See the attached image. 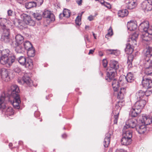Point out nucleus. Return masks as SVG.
<instances>
[{
  "mask_svg": "<svg viewBox=\"0 0 152 152\" xmlns=\"http://www.w3.org/2000/svg\"><path fill=\"white\" fill-rule=\"evenodd\" d=\"M21 102H17L12 103V105L14 108L16 109H18L20 108V104Z\"/></svg>",
  "mask_w": 152,
  "mask_h": 152,
  "instance_id": "49",
  "label": "nucleus"
},
{
  "mask_svg": "<svg viewBox=\"0 0 152 152\" xmlns=\"http://www.w3.org/2000/svg\"><path fill=\"white\" fill-rule=\"evenodd\" d=\"M27 54L28 56L33 57L35 55V50L33 47L27 50Z\"/></svg>",
  "mask_w": 152,
  "mask_h": 152,
  "instance_id": "39",
  "label": "nucleus"
},
{
  "mask_svg": "<svg viewBox=\"0 0 152 152\" xmlns=\"http://www.w3.org/2000/svg\"><path fill=\"white\" fill-rule=\"evenodd\" d=\"M7 114L8 115L10 116L13 115L14 112L12 108L11 107H9L6 110Z\"/></svg>",
  "mask_w": 152,
  "mask_h": 152,
  "instance_id": "46",
  "label": "nucleus"
},
{
  "mask_svg": "<svg viewBox=\"0 0 152 152\" xmlns=\"http://www.w3.org/2000/svg\"><path fill=\"white\" fill-rule=\"evenodd\" d=\"M112 86L114 91H116L118 90L119 86V83L116 78L112 80Z\"/></svg>",
  "mask_w": 152,
  "mask_h": 152,
  "instance_id": "27",
  "label": "nucleus"
},
{
  "mask_svg": "<svg viewBox=\"0 0 152 152\" xmlns=\"http://www.w3.org/2000/svg\"><path fill=\"white\" fill-rule=\"evenodd\" d=\"M14 56L15 57V59H14V61H18L21 65H25L27 60L25 57L20 56L19 57L15 54H14Z\"/></svg>",
  "mask_w": 152,
  "mask_h": 152,
  "instance_id": "22",
  "label": "nucleus"
},
{
  "mask_svg": "<svg viewBox=\"0 0 152 152\" xmlns=\"http://www.w3.org/2000/svg\"><path fill=\"white\" fill-rule=\"evenodd\" d=\"M34 1H36V3H37V4L38 5H41L43 3V0H34Z\"/></svg>",
  "mask_w": 152,
  "mask_h": 152,
  "instance_id": "53",
  "label": "nucleus"
},
{
  "mask_svg": "<svg viewBox=\"0 0 152 152\" xmlns=\"http://www.w3.org/2000/svg\"><path fill=\"white\" fill-rule=\"evenodd\" d=\"M5 96L2 95L0 97V109H4L6 108V106L4 103Z\"/></svg>",
  "mask_w": 152,
  "mask_h": 152,
  "instance_id": "38",
  "label": "nucleus"
},
{
  "mask_svg": "<svg viewBox=\"0 0 152 152\" xmlns=\"http://www.w3.org/2000/svg\"><path fill=\"white\" fill-rule=\"evenodd\" d=\"M10 30L5 31L3 32V34L1 38V41L7 43H9L10 42H11V44H13L12 40L10 38Z\"/></svg>",
  "mask_w": 152,
  "mask_h": 152,
  "instance_id": "8",
  "label": "nucleus"
},
{
  "mask_svg": "<svg viewBox=\"0 0 152 152\" xmlns=\"http://www.w3.org/2000/svg\"><path fill=\"white\" fill-rule=\"evenodd\" d=\"M140 121L142 124H143L145 126L150 124L152 122V120L151 118L143 116H142Z\"/></svg>",
  "mask_w": 152,
  "mask_h": 152,
  "instance_id": "18",
  "label": "nucleus"
},
{
  "mask_svg": "<svg viewBox=\"0 0 152 152\" xmlns=\"http://www.w3.org/2000/svg\"><path fill=\"white\" fill-rule=\"evenodd\" d=\"M142 85L143 87L147 88L151 87L152 85V81L148 77H146V76H144L142 80Z\"/></svg>",
  "mask_w": 152,
  "mask_h": 152,
  "instance_id": "12",
  "label": "nucleus"
},
{
  "mask_svg": "<svg viewBox=\"0 0 152 152\" xmlns=\"http://www.w3.org/2000/svg\"><path fill=\"white\" fill-rule=\"evenodd\" d=\"M63 16L68 18L70 16V10L66 9H64L63 12Z\"/></svg>",
  "mask_w": 152,
  "mask_h": 152,
  "instance_id": "43",
  "label": "nucleus"
},
{
  "mask_svg": "<svg viewBox=\"0 0 152 152\" xmlns=\"http://www.w3.org/2000/svg\"><path fill=\"white\" fill-rule=\"evenodd\" d=\"M88 19L90 21H91V20H93V17L92 16H89V17H88Z\"/></svg>",
  "mask_w": 152,
  "mask_h": 152,
  "instance_id": "64",
  "label": "nucleus"
},
{
  "mask_svg": "<svg viewBox=\"0 0 152 152\" xmlns=\"http://www.w3.org/2000/svg\"><path fill=\"white\" fill-rule=\"evenodd\" d=\"M152 37V28L148 30V32H145L144 34L142 35V39L145 41H149L151 39Z\"/></svg>",
  "mask_w": 152,
  "mask_h": 152,
  "instance_id": "17",
  "label": "nucleus"
},
{
  "mask_svg": "<svg viewBox=\"0 0 152 152\" xmlns=\"http://www.w3.org/2000/svg\"><path fill=\"white\" fill-rule=\"evenodd\" d=\"M95 50V48L94 49H91L89 50V52L88 53L89 55L90 54H93V53L94 52V51Z\"/></svg>",
  "mask_w": 152,
  "mask_h": 152,
  "instance_id": "61",
  "label": "nucleus"
},
{
  "mask_svg": "<svg viewBox=\"0 0 152 152\" xmlns=\"http://www.w3.org/2000/svg\"><path fill=\"white\" fill-rule=\"evenodd\" d=\"M115 50H107V53L109 54H115Z\"/></svg>",
  "mask_w": 152,
  "mask_h": 152,
  "instance_id": "54",
  "label": "nucleus"
},
{
  "mask_svg": "<svg viewBox=\"0 0 152 152\" xmlns=\"http://www.w3.org/2000/svg\"><path fill=\"white\" fill-rule=\"evenodd\" d=\"M126 129H123V136L124 137L131 139L132 137V132L129 130H126Z\"/></svg>",
  "mask_w": 152,
  "mask_h": 152,
  "instance_id": "33",
  "label": "nucleus"
},
{
  "mask_svg": "<svg viewBox=\"0 0 152 152\" xmlns=\"http://www.w3.org/2000/svg\"><path fill=\"white\" fill-rule=\"evenodd\" d=\"M126 89L125 88H121L120 90L118 92L117 97L118 99L121 100L120 101H122L124 98V95L126 94Z\"/></svg>",
  "mask_w": 152,
  "mask_h": 152,
  "instance_id": "24",
  "label": "nucleus"
},
{
  "mask_svg": "<svg viewBox=\"0 0 152 152\" xmlns=\"http://www.w3.org/2000/svg\"><path fill=\"white\" fill-rule=\"evenodd\" d=\"M102 65L104 68L107 67V65L108 62L106 59H104L102 61Z\"/></svg>",
  "mask_w": 152,
  "mask_h": 152,
  "instance_id": "52",
  "label": "nucleus"
},
{
  "mask_svg": "<svg viewBox=\"0 0 152 152\" xmlns=\"http://www.w3.org/2000/svg\"><path fill=\"white\" fill-rule=\"evenodd\" d=\"M42 16L43 18L48 19V20L51 21H53L55 20V17L54 14L51 13L50 11L48 10H45L42 14Z\"/></svg>",
  "mask_w": 152,
  "mask_h": 152,
  "instance_id": "10",
  "label": "nucleus"
},
{
  "mask_svg": "<svg viewBox=\"0 0 152 152\" xmlns=\"http://www.w3.org/2000/svg\"><path fill=\"white\" fill-rule=\"evenodd\" d=\"M141 7L145 12H148L152 10V3L148 1H145L141 4Z\"/></svg>",
  "mask_w": 152,
  "mask_h": 152,
  "instance_id": "5",
  "label": "nucleus"
},
{
  "mask_svg": "<svg viewBox=\"0 0 152 152\" xmlns=\"http://www.w3.org/2000/svg\"><path fill=\"white\" fill-rule=\"evenodd\" d=\"M75 21L77 25L80 26L81 24V18H79V16L77 17Z\"/></svg>",
  "mask_w": 152,
  "mask_h": 152,
  "instance_id": "50",
  "label": "nucleus"
},
{
  "mask_svg": "<svg viewBox=\"0 0 152 152\" xmlns=\"http://www.w3.org/2000/svg\"><path fill=\"white\" fill-rule=\"evenodd\" d=\"M128 14V12L126 9L120 10L118 11V16L122 18L126 16Z\"/></svg>",
  "mask_w": 152,
  "mask_h": 152,
  "instance_id": "35",
  "label": "nucleus"
},
{
  "mask_svg": "<svg viewBox=\"0 0 152 152\" xmlns=\"http://www.w3.org/2000/svg\"><path fill=\"white\" fill-rule=\"evenodd\" d=\"M125 79L128 82L131 83L134 80L135 78L134 75L131 72H129L126 76L125 77Z\"/></svg>",
  "mask_w": 152,
  "mask_h": 152,
  "instance_id": "30",
  "label": "nucleus"
},
{
  "mask_svg": "<svg viewBox=\"0 0 152 152\" xmlns=\"http://www.w3.org/2000/svg\"><path fill=\"white\" fill-rule=\"evenodd\" d=\"M105 4H104L105 6L109 8H111V6L109 4H107V3H106Z\"/></svg>",
  "mask_w": 152,
  "mask_h": 152,
  "instance_id": "62",
  "label": "nucleus"
},
{
  "mask_svg": "<svg viewBox=\"0 0 152 152\" xmlns=\"http://www.w3.org/2000/svg\"><path fill=\"white\" fill-rule=\"evenodd\" d=\"M146 88L147 89L146 91H148L151 94L152 93V86H151V87H148Z\"/></svg>",
  "mask_w": 152,
  "mask_h": 152,
  "instance_id": "55",
  "label": "nucleus"
},
{
  "mask_svg": "<svg viewBox=\"0 0 152 152\" xmlns=\"http://www.w3.org/2000/svg\"><path fill=\"white\" fill-rule=\"evenodd\" d=\"M15 45H21L23 42L24 38L22 36L18 34L16 35L15 37Z\"/></svg>",
  "mask_w": 152,
  "mask_h": 152,
  "instance_id": "26",
  "label": "nucleus"
},
{
  "mask_svg": "<svg viewBox=\"0 0 152 152\" xmlns=\"http://www.w3.org/2000/svg\"><path fill=\"white\" fill-rule=\"evenodd\" d=\"M111 134L109 132L106 133L105 135L103 142V145L105 148L107 147L110 144V142Z\"/></svg>",
  "mask_w": 152,
  "mask_h": 152,
  "instance_id": "21",
  "label": "nucleus"
},
{
  "mask_svg": "<svg viewBox=\"0 0 152 152\" xmlns=\"http://www.w3.org/2000/svg\"><path fill=\"white\" fill-rule=\"evenodd\" d=\"M20 17L26 24L33 26L35 25V21L32 20L30 15L23 13L21 15Z\"/></svg>",
  "mask_w": 152,
  "mask_h": 152,
  "instance_id": "3",
  "label": "nucleus"
},
{
  "mask_svg": "<svg viewBox=\"0 0 152 152\" xmlns=\"http://www.w3.org/2000/svg\"><path fill=\"white\" fill-rule=\"evenodd\" d=\"M113 34V30L111 27H110L108 30V33L106 35L105 37L108 36H111Z\"/></svg>",
  "mask_w": 152,
  "mask_h": 152,
  "instance_id": "48",
  "label": "nucleus"
},
{
  "mask_svg": "<svg viewBox=\"0 0 152 152\" xmlns=\"http://www.w3.org/2000/svg\"><path fill=\"white\" fill-rule=\"evenodd\" d=\"M152 47L147 46L143 50L142 53L143 56L145 61L148 62L152 56Z\"/></svg>",
  "mask_w": 152,
  "mask_h": 152,
  "instance_id": "2",
  "label": "nucleus"
},
{
  "mask_svg": "<svg viewBox=\"0 0 152 152\" xmlns=\"http://www.w3.org/2000/svg\"><path fill=\"white\" fill-rule=\"evenodd\" d=\"M133 58L132 55H129L128 57V61L127 63L128 64V66L129 68L131 67L132 66V63Z\"/></svg>",
  "mask_w": 152,
  "mask_h": 152,
  "instance_id": "45",
  "label": "nucleus"
},
{
  "mask_svg": "<svg viewBox=\"0 0 152 152\" xmlns=\"http://www.w3.org/2000/svg\"><path fill=\"white\" fill-rule=\"evenodd\" d=\"M20 90L18 86L16 85H13L10 88V90L8 91V96H14L18 95Z\"/></svg>",
  "mask_w": 152,
  "mask_h": 152,
  "instance_id": "7",
  "label": "nucleus"
},
{
  "mask_svg": "<svg viewBox=\"0 0 152 152\" xmlns=\"http://www.w3.org/2000/svg\"><path fill=\"white\" fill-rule=\"evenodd\" d=\"M146 104V101L144 99H140L137 101L134 105L133 107L135 109L139 110L141 111Z\"/></svg>",
  "mask_w": 152,
  "mask_h": 152,
  "instance_id": "6",
  "label": "nucleus"
},
{
  "mask_svg": "<svg viewBox=\"0 0 152 152\" xmlns=\"http://www.w3.org/2000/svg\"><path fill=\"white\" fill-rule=\"evenodd\" d=\"M1 76L3 80L5 81H8L10 80L9 76V71L5 69H1Z\"/></svg>",
  "mask_w": 152,
  "mask_h": 152,
  "instance_id": "13",
  "label": "nucleus"
},
{
  "mask_svg": "<svg viewBox=\"0 0 152 152\" xmlns=\"http://www.w3.org/2000/svg\"><path fill=\"white\" fill-rule=\"evenodd\" d=\"M13 11L9 10L7 11V13L8 16H11L13 14Z\"/></svg>",
  "mask_w": 152,
  "mask_h": 152,
  "instance_id": "59",
  "label": "nucleus"
},
{
  "mask_svg": "<svg viewBox=\"0 0 152 152\" xmlns=\"http://www.w3.org/2000/svg\"><path fill=\"white\" fill-rule=\"evenodd\" d=\"M0 26L3 32L10 30L7 23V20L6 19L1 18L0 19Z\"/></svg>",
  "mask_w": 152,
  "mask_h": 152,
  "instance_id": "15",
  "label": "nucleus"
},
{
  "mask_svg": "<svg viewBox=\"0 0 152 152\" xmlns=\"http://www.w3.org/2000/svg\"><path fill=\"white\" fill-rule=\"evenodd\" d=\"M140 112V110L135 109V107H133L132 108V109L131 110L130 114L132 116L135 117L137 116Z\"/></svg>",
  "mask_w": 152,
  "mask_h": 152,
  "instance_id": "34",
  "label": "nucleus"
},
{
  "mask_svg": "<svg viewBox=\"0 0 152 152\" xmlns=\"http://www.w3.org/2000/svg\"><path fill=\"white\" fill-rule=\"evenodd\" d=\"M76 2L80 6L82 5V0H77L76 1Z\"/></svg>",
  "mask_w": 152,
  "mask_h": 152,
  "instance_id": "60",
  "label": "nucleus"
},
{
  "mask_svg": "<svg viewBox=\"0 0 152 152\" xmlns=\"http://www.w3.org/2000/svg\"><path fill=\"white\" fill-rule=\"evenodd\" d=\"M134 49L133 46L129 43L126 44V47L125 49V51L128 54H131L133 52Z\"/></svg>",
  "mask_w": 152,
  "mask_h": 152,
  "instance_id": "31",
  "label": "nucleus"
},
{
  "mask_svg": "<svg viewBox=\"0 0 152 152\" xmlns=\"http://www.w3.org/2000/svg\"><path fill=\"white\" fill-rule=\"evenodd\" d=\"M135 129L140 134H144L147 130L146 126L142 123H140L139 124H137Z\"/></svg>",
  "mask_w": 152,
  "mask_h": 152,
  "instance_id": "14",
  "label": "nucleus"
},
{
  "mask_svg": "<svg viewBox=\"0 0 152 152\" xmlns=\"http://www.w3.org/2000/svg\"><path fill=\"white\" fill-rule=\"evenodd\" d=\"M147 66L152 68V60L150 62H148L146 63V66Z\"/></svg>",
  "mask_w": 152,
  "mask_h": 152,
  "instance_id": "57",
  "label": "nucleus"
},
{
  "mask_svg": "<svg viewBox=\"0 0 152 152\" xmlns=\"http://www.w3.org/2000/svg\"><path fill=\"white\" fill-rule=\"evenodd\" d=\"M13 22L14 24L16 27L21 28L23 26L22 22L20 20H16L14 21Z\"/></svg>",
  "mask_w": 152,
  "mask_h": 152,
  "instance_id": "41",
  "label": "nucleus"
},
{
  "mask_svg": "<svg viewBox=\"0 0 152 152\" xmlns=\"http://www.w3.org/2000/svg\"><path fill=\"white\" fill-rule=\"evenodd\" d=\"M138 34L137 33H134L133 34L132 36V37L130 38L129 41L132 43L133 42L135 45L136 44V39L138 37Z\"/></svg>",
  "mask_w": 152,
  "mask_h": 152,
  "instance_id": "37",
  "label": "nucleus"
},
{
  "mask_svg": "<svg viewBox=\"0 0 152 152\" xmlns=\"http://www.w3.org/2000/svg\"><path fill=\"white\" fill-rule=\"evenodd\" d=\"M15 96H10V97H12L13 98L12 103L21 102V100L19 95H15Z\"/></svg>",
  "mask_w": 152,
  "mask_h": 152,
  "instance_id": "44",
  "label": "nucleus"
},
{
  "mask_svg": "<svg viewBox=\"0 0 152 152\" xmlns=\"http://www.w3.org/2000/svg\"><path fill=\"white\" fill-rule=\"evenodd\" d=\"M10 45L15 48V50L17 53H22L24 51V49L21 45H16L14 44L13 45L12 44H10Z\"/></svg>",
  "mask_w": 152,
  "mask_h": 152,
  "instance_id": "25",
  "label": "nucleus"
},
{
  "mask_svg": "<svg viewBox=\"0 0 152 152\" xmlns=\"http://www.w3.org/2000/svg\"><path fill=\"white\" fill-rule=\"evenodd\" d=\"M132 141V139L123 136L121 140V143L124 145H128L131 143Z\"/></svg>",
  "mask_w": 152,
  "mask_h": 152,
  "instance_id": "29",
  "label": "nucleus"
},
{
  "mask_svg": "<svg viewBox=\"0 0 152 152\" xmlns=\"http://www.w3.org/2000/svg\"><path fill=\"white\" fill-rule=\"evenodd\" d=\"M37 6V3L35 1H31L26 3L25 7L27 9H30L31 8L36 7Z\"/></svg>",
  "mask_w": 152,
  "mask_h": 152,
  "instance_id": "36",
  "label": "nucleus"
},
{
  "mask_svg": "<svg viewBox=\"0 0 152 152\" xmlns=\"http://www.w3.org/2000/svg\"><path fill=\"white\" fill-rule=\"evenodd\" d=\"M114 114V124H117L118 122V116L119 114Z\"/></svg>",
  "mask_w": 152,
  "mask_h": 152,
  "instance_id": "51",
  "label": "nucleus"
},
{
  "mask_svg": "<svg viewBox=\"0 0 152 152\" xmlns=\"http://www.w3.org/2000/svg\"><path fill=\"white\" fill-rule=\"evenodd\" d=\"M127 26L128 29L131 31L135 30L137 27L136 22L133 21H130L128 22Z\"/></svg>",
  "mask_w": 152,
  "mask_h": 152,
  "instance_id": "19",
  "label": "nucleus"
},
{
  "mask_svg": "<svg viewBox=\"0 0 152 152\" xmlns=\"http://www.w3.org/2000/svg\"><path fill=\"white\" fill-rule=\"evenodd\" d=\"M137 3L136 0H129L126 4V7L127 9L132 10L134 8L137 6Z\"/></svg>",
  "mask_w": 152,
  "mask_h": 152,
  "instance_id": "20",
  "label": "nucleus"
},
{
  "mask_svg": "<svg viewBox=\"0 0 152 152\" xmlns=\"http://www.w3.org/2000/svg\"><path fill=\"white\" fill-rule=\"evenodd\" d=\"M15 57L14 54H6L2 55L0 58V63L2 64H6L9 66H11L14 62Z\"/></svg>",
  "mask_w": 152,
  "mask_h": 152,
  "instance_id": "1",
  "label": "nucleus"
},
{
  "mask_svg": "<svg viewBox=\"0 0 152 152\" xmlns=\"http://www.w3.org/2000/svg\"><path fill=\"white\" fill-rule=\"evenodd\" d=\"M26 67H28L30 69H31L33 67V64L32 60L30 58H27L25 64Z\"/></svg>",
  "mask_w": 152,
  "mask_h": 152,
  "instance_id": "32",
  "label": "nucleus"
},
{
  "mask_svg": "<svg viewBox=\"0 0 152 152\" xmlns=\"http://www.w3.org/2000/svg\"><path fill=\"white\" fill-rule=\"evenodd\" d=\"M145 94L144 91L140 90L136 93V96L137 99L139 98L140 99H142V98L144 96Z\"/></svg>",
  "mask_w": 152,
  "mask_h": 152,
  "instance_id": "42",
  "label": "nucleus"
},
{
  "mask_svg": "<svg viewBox=\"0 0 152 152\" xmlns=\"http://www.w3.org/2000/svg\"><path fill=\"white\" fill-rule=\"evenodd\" d=\"M107 76L105 79L108 82H110L113 79H115V77L116 75V72L112 71V70H107Z\"/></svg>",
  "mask_w": 152,
  "mask_h": 152,
  "instance_id": "9",
  "label": "nucleus"
},
{
  "mask_svg": "<svg viewBox=\"0 0 152 152\" xmlns=\"http://www.w3.org/2000/svg\"><path fill=\"white\" fill-rule=\"evenodd\" d=\"M23 46L25 49L27 50L33 47L32 44L29 41H26L23 43Z\"/></svg>",
  "mask_w": 152,
  "mask_h": 152,
  "instance_id": "40",
  "label": "nucleus"
},
{
  "mask_svg": "<svg viewBox=\"0 0 152 152\" xmlns=\"http://www.w3.org/2000/svg\"><path fill=\"white\" fill-rule=\"evenodd\" d=\"M118 68L119 66L118 62L114 60H112L110 61L109 66L107 69L116 72V70Z\"/></svg>",
  "mask_w": 152,
  "mask_h": 152,
  "instance_id": "11",
  "label": "nucleus"
},
{
  "mask_svg": "<svg viewBox=\"0 0 152 152\" xmlns=\"http://www.w3.org/2000/svg\"><path fill=\"white\" fill-rule=\"evenodd\" d=\"M145 92V95L146 96H148L150 95L151 94L148 91H146Z\"/></svg>",
  "mask_w": 152,
  "mask_h": 152,
  "instance_id": "63",
  "label": "nucleus"
},
{
  "mask_svg": "<svg viewBox=\"0 0 152 152\" xmlns=\"http://www.w3.org/2000/svg\"><path fill=\"white\" fill-rule=\"evenodd\" d=\"M124 101H119L116 104L115 108L113 111V114H119L120 110L121 108L120 105H124Z\"/></svg>",
  "mask_w": 152,
  "mask_h": 152,
  "instance_id": "16",
  "label": "nucleus"
},
{
  "mask_svg": "<svg viewBox=\"0 0 152 152\" xmlns=\"http://www.w3.org/2000/svg\"><path fill=\"white\" fill-rule=\"evenodd\" d=\"M115 152H127L124 149H117Z\"/></svg>",
  "mask_w": 152,
  "mask_h": 152,
  "instance_id": "58",
  "label": "nucleus"
},
{
  "mask_svg": "<svg viewBox=\"0 0 152 152\" xmlns=\"http://www.w3.org/2000/svg\"><path fill=\"white\" fill-rule=\"evenodd\" d=\"M23 80L24 83H25L28 86L31 87L33 85L32 81L30 79V77L27 75H24L23 77Z\"/></svg>",
  "mask_w": 152,
  "mask_h": 152,
  "instance_id": "23",
  "label": "nucleus"
},
{
  "mask_svg": "<svg viewBox=\"0 0 152 152\" xmlns=\"http://www.w3.org/2000/svg\"><path fill=\"white\" fill-rule=\"evenodd\" d=\"M27 0H16V1L19 3L22 4L26 1Z\"/></svg>",
  "mask_w": 152,
  "mask_h": 152,
  "instance_id": "56",
  "label": "nucleus"
},
{
  "mask_svg": "<svg viewBox=\"0 0 152 152\" xmlns=\"http://www.w3.org/2000/svg\"><path fill=\"white\" fill-rule=\"evenodd\" d=\"M137 121L135 119H130L127 121L126 122V125L124 127V129H128V128H131L136 129L137 126Z\"/></svg>",
  "mask_w": 152,
  "mask_h": 152,
  "instance_id": "4",
  "label": "nucleus"
},
{
  "mask_svg": "<svg viewBox=\"0 0 152 152\" xmlns=\"http://www.w3.org/2000/svg\"><path fill=\"white\" fill-rule=\"evenodd\" d=\"M145 73L148 78L152 79V68L146 66Z\"/></svg>",
  "mask_w": 152,
  "mask_h": 152,
  "instance_id": "28",
  "label": "nucleus"
},
{
  "mask_svg": "<svg viewBox=\"0 0 152 152\" xmlns=\"http://www.w3.org/2000/svg\"><path fill=\"white\" fill-rule=\"evenodd\" d=\"M33 16L38 20H41L42 18L41 15L40 14L37 13H33Z\"/></svg>",
  "mask_w": 152,
  "mask_h": 152,
  "instance_id": "47",
  "label": "nucleus"
}]
</instances>
